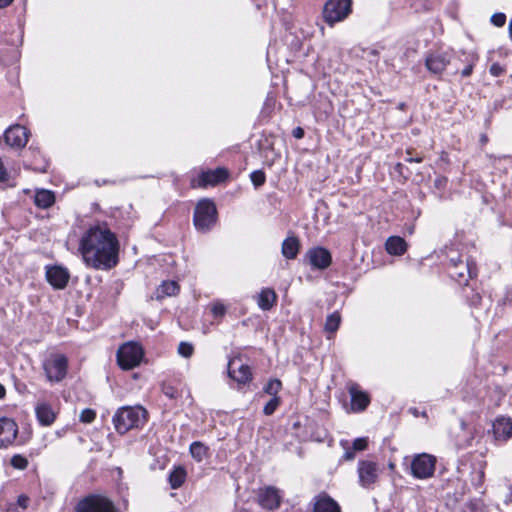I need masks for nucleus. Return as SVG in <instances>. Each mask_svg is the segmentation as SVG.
Listing matches in <instances>:
<instances>
[{"label": "nucleus", "mask_w": 512, "mask_h": 512, "mask_svg": "<svg viewBox=\"0 0 512 512\" xmlns=\"http://www.w3.org/2000/svg\"><path fill=\"white\" fill-rule=\"evenodd\" d=\"M79 251L84 263L96 270H109L118 263L119 242L107 227H90L81 237Z\"/></svg>", "instance_id": "nucleus-1"}, {"label": "nucleus", "mask_w": 512, "mask_h": 512, "mask_svg": "<svg viewBox=\"0 0 512 512\" xmlns=\"http://www.w3.org/2000/svg\"><path fill=\"white\" fill-rule=\"evenodd\" d=\"M147 411L142 406H123L113 415L112 422L119 434L139 428L146 422Z\"/></svg>", "instance_id": "nucleus-2"}, {"label": "nucleus", "mask_w": 512, "mask_h": 512, "mask_svg": "<svg viewBox=\"0 0 512 512\" xmlns=\"http://www.w3.org/2000/svg\"><path fill=\"white\" fill-rule=\"evenodd\" d=\"M217 221V209L209 199L200 200L194 210L193 223L197 231L208 232Z\"/></svg>", "instance_id": "nucleus-3"}, {"label": "nucleus", "mask_w": 512, "mask_h": 512, "mask_svg": "<svg viewBox=\"0 0 512 512\" xmlns=\"http://www.w3.org/2000/svg\"><path fill=\"white\" fill-rule=\"evenodd\" d=\"M448 272L452 279L460 285H466L470 278L477 276V268L473 261H463L458 254L449 257Z\"/></svg>", "instance_id": "nucleus-4"}, {"label": "nucleus", "mask_w": 512, "mask_h": 512, "mask_svg": "<svg viewBox=\"0 0 512 512\" xmlns=\"http://www.w3.org/2000/svg\"><path fill=\"white\" fill-rule=\"evenodd\" d=\"M75 512H119L114 502L101 494H89L78 501Z\"/></svg>", "instance_id": "nucleus-5"}, {"label": "nucleus", "mask_w": 512, "mask_h": 512, "mask_svg": "<svg viewBox=\"0 0 512 512\" xmlns=\"http://www.w3.org/2000/svg\"><path fill=\"white\" fill-rule=\"evenodd\" d=\"M352 12V0H328L323 8V18L330 26L346 19Z\"/></svg>", "instance_id": "nucleus-6"}, {"label": "nucleus", "mask_w": 512, "mask_h": 512, "mask_svg": "<svg viewBox=\"0 0 512 512\" xmlns=\"http://www.w3.org/2000/svg\"><path fill=\"white\" fill-rule=\"evenodd\" d=\"M143 355V349L139 344L128 342L118 349L117 362L122 369L130 370L140 364Z\"/></svg>", "instance_id": "nucleus-7"}, {"label": "nucleus", "mask_w": 512, "mask_h": 512, "mask_svg": "<svg viewBox=\"0 0 512 512\" xmlns=\"http://www.w3.org/2000/svg\"><path fill=\"white\" fill-rule=\"evenodd\" d=\"M436 463V457L431 454H417L411 461V474L416 479L431 478L434 475Z\"/></svg>", "instance_id": "nucleus-8"}, {"label": "nucleus", "mask_w": 512, "mask_h": 512, "mask_svg": "<svg viewBox=\"0 0 512 512\" xmlns=\"http://www.w3.org/2000/svg\"><path fill=\"white\" fill-rule=\"evenodd\" d=\"M43 369L50 382H60L67 374L68 360L62 354H51L44 361Z\"/></svg>", "instance_id": "nucleus-9"}, {"label": "nucleus", "mask_w": 512, "mask_h": 512, "mask_svg": "<svg viewBox=\"0 0 512 512\" xmlns=\"http://www.w3.org/2000/svg\"><path fill=\"white\" fill-rule=\"evenodd\" d=\"M357 472L360 485L366 489L372 488L379 477L378 465L369 460L359 461Z\"/></svg>", "instance_id": "nucleus-10"}, {"label": "nucleus", "mask_w": 512, "mask_h": 512, "mask_svg": "<svg viewBox=\"0 0 512 512\" xmlns=\"http://www.w3.org/2000/svg\"><path fill=\"white\" fill-rule=\"evenodd\" d=\"M228 376L239 384L249 383L253 378L250 366L241 363L240 358L228 362Z\"/></svg>", "instance_id": "nucleus-11"}, {"label": "nucleus", "mask_w": 512, "mask_h": 512, "mask_svg": "<svg viewBox=\"0 0 512 512\" xmlns=\"http://www.w3.org/2000/svg\"><path fill=\"white\" fill-rule=\"evenodd\" d=\"M69 279L70 273L65 267L54 265L49 266L46 269V280L54 289H64L67 286Z\"/></svg>", "instance_id": "nucleus-12"}, {"label": "nucleus", "mask_w": 512, "mask_h": 512, "mask_svg": "<svg viewBox=\"0 0 512 512\" xmlns=\"http://www.w3.org/2000/svg\"><path fill=\"white\" fill-rule=\"evenodd\" d=\"M7 145L13 148H23L28 142V131L25 127L16 124L10 126L4 133Z\"/></svg>", "instance_id": "nucleus-13"}, {"label": "nucleus", "mask_w": 512, "mask_h": 512, "mask_svg": "<svg viewBox=\"0 0 512 512\" xmlns=\"http://www.w3.org/2000/svg\"><path fill=\"white\" fill-rule=\"evenodd\" d=\"M306 258L309 264L315 269H326L332 262L330 252L323 247H314L308 250Z\"/></svg>", "instance_id": "nucleus-14"}, {"label": "nucleus", "mask_w": 512, "mask_h": 512, "mask_svg": "<svg viewBox=\"0 0 512 512\" xmlns=\"http://www.w3.org/2000/svg\"><path fill=\"white\" fill-rule=\"evenodd\" d=\"M348 392L351 398V411L357 413L364 411L370 404V396L361 390L359 385L352 383L348 386Z\"/></svg>", "instance_id": "nucleus-15"}, {"label": "nucleus", "mask_w": 512, "mask_h": 512, "mask_svg": "<svg viewBox=\"0 0 512 512\" xmlns=\"http://www.w3.org/2000/svg\"><path fill=\"white\" fill-rule=\"evenodd\" d=\"M18 426L16 422L8 417L0 418V448L7 447L16 439Z\"/></svg>", "instance_id": "nucleus-16"}, {"label": "nucleus", "mask_w": 512, "mask_h": 512, "mask_svg": "<svg viewBox=\"0 0 512 512\" xmlns=\"http://www.w3.org/2000/svg\"><path fill=\"white\" fill-rule=\"evenodd\" d=\"M447 53H431L426 57L425 66L433 74H441L450 63Z\"/></svg>", "instance_id": "nucleus-17"}, {"label": "nucleus", "mask_w": 512, "mask_h": 512, "mask_svg": "<svg viewBox=\"0 0 512 512\" xmlns=\"http://www.w3.org/2000/svg\"><path fill=\"white\" fill-rule=\"evenodd\" d=\"M259 504L268 510H273L280 505V495L278 490L273 487H266L260 490L258 494Z\"/></svg>", "instance_id": "nucleus-18"}, {"label": "nucleus", "mask_w": 512, "mask_h": 512, "mask_svg": "<svg viewBox=\"0 0 512 512\" xmlns=\"http://www.w3.org/2000/svg\"><path fill=\"white\" fill-rule=\"evenodd\" d=\"M313 512H341L339 504L327 493L314 497Z\"/></svg>", "instance_id": "nucleus-19"}, {"label": "nucleus", "mask_w": 512, "mask_h": 512, "mask_svg": "<svg viewBox=\"0 0 512 512\" xmlns=\"http://www.w3.org/2000/svg\"><path fill=\"white\" fill-rule=\"evenodd\" d=\"M228 177V172L224 168H217L213 171L202 172L198 179L199 186L216 185Z\"/></svg>", "instance_id": "nucleus-20"}, {"label": "nucleus", "mask_w": 512, "mask_h": 512, "mask_svg": "<svg viewBox=\"0 0 512 512\" xmlns=\"http://www.w3.org/2000/svg\"><path fill=\"white\" fill-rule=\"evenodd\" d=\"M277 294L271 288H263L257 296V304L263 311H269L276 305Z\"/></svg>", "instance_id": "nucleus-21"}, {"label": "nucleus", "mask_w": 512, "mask_h": 512, "mask_svg": "<svg viewBox=\"0 0 512 512\" xmlns=\"http://www.w3.org/2000/svg\"><path fill=\"white\" fill-rule=\"evenodd\" d=\"M36 417L43 426H50L56 419V414L47 403H40L35 408Z\"/></svg>", "instance_id": "nucleus-22"}, {"label": "nucleus", "mask_w": 512, "mask_h": 512, "mask_svg": "<svg viewBox=\"0 0 512 512\" xmlns=\"http://www.w3.org/2000/svg\"><path fill=\"white\" fill-rule=\"evenodd\" d=\"M406 241L400 236H390L385 243L386 251L390 255L400 256L407 250Z\"/></svg>", "instance_id": "nucleus-23"}, {"label": "nucleus", "mask_w": 512, "mask_h": 512, "mask_svg": "<svg viewBox=\"0 0 512 512\" xmlns=\"http://www.w3.org/2000/svg\"><path fill=\"white\" fill-rule=\"evenodd\" d=\"M35 205L41 209H47L55 203L53 192L45 189L37 190L34 198Z\"/></svg>", "instance_id": "nucleus-24"}, {"label": "nucleus", "mask_w": 512, "mask_h": 512, "mask_svg": "<svg viewBox=\"0 0 512 512\" xmlns=\"http://www.w3.org/2000/svg\"><path fill=\"white\" fill-rule=\"evenodd\" d=\"M299 251V241L296 237H288L282 243V254L287 259H294Z\"/></svg>", "instance_id": "nucleus-25"}, {"label": "nucleus", "mask_w": 512, "mask_h": 512, "mask_svg": "<svg viewBox=\"0 0 512 512\" xmlns=\"http://www.w3.org/2000/svg\"><path fill=\"white\" fill-rule=\"evenodd\" d=\"M186 479V470L182 466L175 467L169 474L168 481L172 489H178Z\"/></svg>", "instance_id": "nucleus-26"}, {"label": "nucleus", "mask_w": 512, "mask_h": 512, "mask_svg": "<svg viewBox=\"0 0 512 512\" xmlns=\"http://www.w3.org/2000/svg\"><path fill=\"white\" fill-rule=\"evenodd\" d=\"M179 291V285L175 281H164L156 290L157 298L174 296Z\"/></svg>", "instance_id": "nucleus-27"}, {"label": "nucleus", "mask_w": 512, "mask_h": 512, "mask_svg": "<svg viewBox=\"0 0 512 512\" xmlns=\"http://www.w3.org/2000/svg\"><path fill=\"white\" fill-rule=\"evenodd\" d=\"M192 458L197 462H202L208 454V447L200 441L192 442L189 448Z\"/></svg>", "instance_id": "nucleus-28"}, {"label": "nucleus", "mask_w": 512, "mask_h": 512, "mask_svg": "<svg viewBox=\"0 0 512 512\" xmlns=\"http://www.w3.org/2000/svg\"><path fill=\"white\" fill-rule=\"evenodd\" d=\"M340 323H341V315L339 312L335 311V312L329 314L326 317V321H325V331H327L329 333H335L338 330Z\"/></svg>", "instance_id": "nucleus-29"}, {"label": "nucleus", "mask_w": 512, "mask_h": 512, "mask_svg": "<svg viewBox=\"0 0 512 512\" xmlns=\"http://www.w3.org/2000/svg\"><path fill=\"white\" fill-rule=\"evenodd\" d=\"M282 389V383L279 379H270L263 387V393L272 397H279L278 393Z\"/></svg>", "instance_id": "nucleus-30"}, {"label": "nucleus", "mask_w": 512, "mask_h": 512, "mask_svg": "<svg viewBox=\"0 0 512 512\" xmlns=\"http://www.w3.org/2000/svg\"><path fill=\"white\" fill-rule=\"evenodd\" d=\"M485 472L484 464L480 463L478 467H474L471 473V482L475 488L482 486L484 482Z\"/></svg>", "instance_id": "nucleus-31"}, {"label": "nucleus", "mask_w": 512, "mask_h": 512, "mask_svg": "<svg viewBox=\"0 0 512 512\" xmlns=\"http://www.w3.org/2000/svg\"><path fill=\"white\" fill-rule=\"evenodd\" d=\"M495 429L498 434H501L503 436L510 437L512 435V423L510 422V420H497Z\"/></svg>", "instance_id": "nucleus-32"}, {"label": "nucleus", "mask_w": 512, "mask_h": 512, "mask_svg": "<svg viewBox=\"0 0 512 512\" xmlns=\"http://www.w3.org/2000/svg\"><path fill=\"white\" fill-rule=\"evenodd\" d=\"M162 393L171 400H176L181 396V391L174 387L171 383L163 382L161 385Z\"/></svg>", "instance_id": "nucleus-33"}, {"label": "nucleus", "mask_w": 512, "mask_h": 512, "mask_svg": "<svg viewBox=\"0 0 512 512\" xmlns=\"http://www.w3.org/2000/svg\"><path fill=\"white\" fill-rule=\"evenodd\" d=\"M281 403L280 397H272L264 406L263 413L266 416L272 415Z\"/></svg>", "instance_id": "nucleus-34"}, {"label": "nucleus", "mask_w": 512, "mask_h": 512, "mask_svg": "<svg viewBox=\"0 0 512 512\" xmlns=\"http://www.w3.org/2000/svg\"><path fill=\"white\" fill-rule=\"evenodd\" d=\"M10 464L15 469L24 470L28 466V460L26 457L16 454L11 458Z\"/></svg>", "instance_id": "nucleus-35"}, {"label": "nucleus", "mask_w": 512, "mask_h": 512, "mask_svg": "<svg viewBox=\"0 0 512 512\" xmlns=\"http://www.w3.org/2000/svg\"><path fill=\"white\" fill-rule=\"evenodd\" d=\"M250 179L253 185L258 188L265 183L266 176L262 170H255L250 174Z\"/></svg>", "instance_id": "nucleus-36"}, {"label": "nucleus", "mask_w": 512, "mask_h": 512, "mask_svg": "<svg viewBox=\"0 0 512 512\" xmlns=\"http://www.w3.org/2000/svg\"><path fill=\"white\" fill-rule=\"evenodd\" d=\"M193 351V345L188 342H181L178 346V353L185 358L190 357Z\"/></svg>", "instance_id": "nucleus-37"}, {"label": "nucleus", "mask_w": 512, "mask_h": 512, "mask_svg": "<svg viewBox=\"0 0 512 512\" xmlns=\"http://www.w3.org/2000/svg\"><path fill=\"white\" fill-rule=\"evenodd\" d=\"M95 417H96L95 411L92 409H89V408L82 410L80 413V416H79L80 421L82 423H91L95 420Z\"/></svg>", "instance_id": "nucleus-38"}, {"label": "nucleus", "mask_w": 512, "mask_h": 512, "mask_svg": "<svg viewBox=\"0 0 512 512\" xmlns=\"http://www.w3.org/2000/svg\"><path fill=\"white\" fill-rule=\"evenodd\" d=\"M368 446V439L366 437L356 438L353 441L352 449L356 451H363Z\"/></svg>", "instance_id": "nucleus-39"}, {"label": "nucleus", "mask_w": 512, "mask_h": 512, "mask_svg": "<svg viewBox=\"0 0 512 512\" xmlns=\"http://www.w3.org/2000/svg\"><path fill=\"white\" fill-rule=\"evenodd\" d=\"M490 20L496 27H502L506 22V15L504 13H495L491 16Z\"/></svg>", "instance_id": "nucleus-40"}, {"label": "nucleus", "mask_w": 512, "mask_h": 512, "mask_svg": "<svg viewBox=\"0 0 512 512\" xmlns=\"http://www.w3.org/2000/svg\"><path fill=\"white\" fill-rule=\"evenodd\" d=\"M470 292L471 295H466L468 302L471 306L477 307L480 304L482 297L478 292H475L474 290H471Z\"/></svg>", "instance_id": "nucleus-41"}, {"label": "nucleus", "mask_w": 512, "mask_h": 512, "mask_svg": "<svg viewBox=\"0 0 512 512\" xmlns=\"http://www.w3.org/2000/svg\"><path fill=\"white\" fill-rule=\"evenodd\" d=\"M211 311L215 317H222L226 312V308L221 303H216L212 306Z\"/></svg>", "instance_id": "nucleus-42"}, {"label": "nucleus", "mask_w": 512, "mask_h": 512, "mask_svg": "<svg viewBox=\"0 0 512 512\" xmlns=\"http://www.w3.org/2000/svg\"><path fill=\"white\" fill-rule=\"evenodd\" d=\"M491 75L498 77L504 72V68L499 63H493L489 69Z\"/></svg>", "instance_id": "nucleus-43"}, {"label": "nucleus", "mask_w": 512, "mask_h": 512, "mask_svg": "<svg viewBox=\"0 0 512 512\" xmlns=\"http://www.w3.org/2000/svg\"><path fill=\"white\" fill-rule=\"evenodd\" d=\"M29 504V497L22 494L17 499V505L20 506L22 509H26Z\"/></svg>", "instance_id": "nucleus-44"}, {"label": "nucleus", "mask_w": 512, "mask_h": 512, "mask_svg": "<svg viewBox=\"0 0 512 512\" xmlns=\"http://www.w3.org/2000/svg\"><path fill=\"white\" fill-rule=\"evenodd\" d=\"M292 135L296 138V139H301L304 137V129L301 128V127H296L295 129H293L292 131Z\"/></svg>", "instance_id": "nucleus-45"}, {"label": "nucleus", "mask_w": 512, "mask_h": 512, "mask_svg": "<svg viewBox=\"0 0 512 512\" xmlns=\"http://www.w3.org/2000/svg\"><path fill=\"white\" fill-rule=\"evenodd\" d=\"M355 458V451L351 448V449H347L343 455V459L345 460H353Z\"/></svg>", "instance_id": "nucleus-46"}, {"label": "nucleus", "mask_w": 512, "mask_h": 512, "mask_svg": "<svg viewBox=\"0 0 512 512\" xmlns=\"http://www.w3.org/2000/svg\"><path fill=\"white\" fill-rule=\"evenodd\" d=\"M472 71H473V65H472V64H469V65H467V66H466V67L461 71V75H462L463 77H468V76H470V75H471Z\"/></svg>", "instance_id": "nucleus-47"}, {"label": "nucleus", "mask_w": 512, "mask_h": 512, "mask_svg": "<svg viewBox=\"0 0 512 512\" xmlns=\"http://www.w3.org/2000/svg\"><path fill=\"white\" fill-rule=\"evenodd\" d=\"M422 160H423L422 157H410V156H408V157L405 158V161L406 162H410V163H412V162L420 163V162H422Z\"/></svg>", "instance_id": "nucleus-48"}, {"label": "nucleus", "mask_w": 512, "mask_h": 512, "mask_svg": "<svg viewBox=\"0 0 512 512\" xmlns=\"http://www.w3.org/2000/svg\"><path fill=\"white\" fill-rule=\"evenodd\" d=\"M13 0H0V8H5L9 6Z\"/></svg>", "instance_id": "nucleus-49"}, {"label": "nucleus", "mask_w": 512, "mask_h": 512, "mask_svg": "<svg viewBox=\"0 0 512 512\" xmlns=\"http://www.w3.org/2000/svg\"><path fill=\"white\" fill-rule=\"evenodd\" d=\"M5 394H6L5 387L2 384H0V399H3L5 397Z\"/></svg>", "instance_id": "nucleus-50"}, {"label": "nucleus", "mask_w": 512, "mask_h": 512, "mask_svg": "<svg viewBox=\"0 0 512 512\" xmlns=\"http://www.w3.org/2000/svg\"><path fill=\"white\" fill-rule=\"evenodd\" d=\"M368 55L373 56V57H377L378 56V52L375 49H371V50L368 51Z\"/></svg>", "instance_id": "nucleus-51"}, {"label": "nucleus", "mask_w": 512, "mask_h": 512, "mask_svg": "<svg viewBox=\"0 0 512 512\" xmlns=\"http://www.w3.org/2000/svg\"><path fill=\"white\" fill-rule=\"evenodd\" d=\"M506 300L512 302V289L507 292Z\"/></svg>", "instance_id": "nucleus-52"}, {"label": "nucleus", "mask_w": 512, "mask_h": 512, "mask_svg": "<svg viewBox=\"0 0 512 512\" xmlns=\"http://www.w3.org/2000/svg\"><path fill=\"white\" fill-rule=\"evenodd\" d=\"M480 140H481V142H482L483 144H485V143L488 141V138H487V136H486V135H482V136H481V138H480Z\"/></svg>", "instance_id": "nucleus-53"}, {"label": "nucleus", "mask_w": 512, "mask_h": 512, "mask_svg": "<svg viewBox=\"0 0 512 512\" xmlns=\"http://www.w3.org/2000/svg\"><path fill=\"white\" fill-rule=\"evenodd\" d=\"M509 34H510V37L512 38V20L509 23Z\"/></svg>", "instance_id": "nucleus-54"}, {"label": "nucleus", "mask_w": 512, "mask_h": 512, "mask_svg": "<svg viewBox=\"0 0 512 512\" xmlns=\"http://www.w3.org/2000/svg\"><path fill=\"white\" fill-rule=\"evenodd\" d=\"M410 411L417 416V410L416 409H410Z\"/></svg>", "instance_id": "nucleus-55"}]
</instances>
